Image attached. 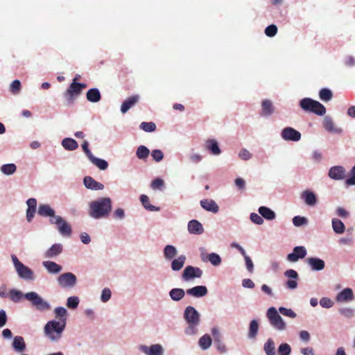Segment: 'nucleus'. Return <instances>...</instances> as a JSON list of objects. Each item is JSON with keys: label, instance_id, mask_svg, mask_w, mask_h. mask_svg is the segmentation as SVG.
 I'll list each match as a JSON object with an SVG mask.
<instances>
[{"label": "nucleus", "instance_id": "4d7b16f0", "mask_svg": "<svg viewBox=\"0 0 355 355\" xmlns=\"http://www.w3.org/2000/svg\"><path fill=\"white\" fill-rule=\"evenodd\" d=\"M12 259L15 266L19 276L22 277V263L18 260L15 255H12Z\"/></svg>", "mask_w": 355, "mask_h": 355}, {"label": "nucleus", "instance_id": "de8ad7c7", "mask_svg": "<svg viewBox=\"0 0 355 355\" xmlns=\"http://www.w3.org/2000/svg\"><path fill=\"white\" fill-rule=\"evenodd\" d=\"M55 317L58 318V320H67V310L64 307H57L55 309Z\"/></svg>", "mask_w": 355, "mask_h": 355}, {"label": "nucleus", "instance_id": "ea45409f", "mask_svg": "<svg viewBox=\"0 0 355 355\" xmlns=\"http://www.w3.org/2000/svg\"><path fill=\"white\" fill-rule=\"evenodd\" d=\"M211 338L209 335L205 334L199 340V345L202 349H208L211 345Z\"/></svg>", "mask_w": 355, "mask_h": 355}, {"label": "nucleus", "instance_id": "f03ea898", "mask_svg": "<svg viewBox=\"0 0 355 355\" xmlns=\"http://www.w3.org/2000/svg\"><path fill=\"white\" fill-rule=\"evenodd\" d=\"M184 318L189 324V327L185 329V333L188 335L195 334L197 331L196 326L200 322L199 313L194 307L189 306L184 310Z\"/></svg>", "mask_w": 355, "mask_h": 355}, {"label": "nucleus", "instance_id": "6e6552de", "mask_svg": "<svg viewBox=\"0 0 355 355\" xmlns=\"http://www.w3.org/2000/svg\"><path fill=\"white\" fill-rule=\"evenodd\" d=\"M49 221L51 224L57 225V228L59 232L62 236H69L71 234V227L66 220H64L61 216H58L56 217L51 218Z\"/></svg>", "mask_w": 355, "mask_h": 355}, {"label": "nucleus", "instance_id": "7ed1b4c3", "mask_svg": "<svg viewBox=\"0 0 355 355\" xmlns=\"http://www.w3.org/2000/svg\"><path fill=\"white\" fill-rule=\"evenodd\" d=\"M300 105L303 110L317 115L323 116L326 113V108L322 104L310 98H302Z\"/></svg>", "mask_w": 355, "mask_h": 355}, {"label": "nucleus", "instance_id": "dca6fc26", "mask_svg": "<svg viewBox=\"0 0 355 355\" xmlns=\"http://www.w3.org/2000/svg\"><path fill=\"white\" fill-rule=\"evenodd\" d=\"M139 100V95H133L125 100L121 106V112L124 114L134 106Z\"/></svg>", "mask_w": 355, "mask_h": 355}, {"label": "nucleus", "instance_id": "37998d69", "mask_svg": "<svg viewBox=\"0 0 355 355\" xmlns=\"http://www.w3.org/2000/svg\"><path fill=\"white\" fill-rule=\"evenodd\" d=\"M258 329V322L256 320H252L250 323L248 336L251 338H255L257 334Z\"/></svg>", "mask_w": 355, "mask_h": 355}, {"label": "nucleus", "instance_id": "ddd939ff", "mask_svg": "<svg viewBox=\"0 0 355 355\" xmlns=\"http://www.w3.org/2000/svg\"><path fill=\"white\" fill-rule=\"evenodd\" d=\"M284 275L288 278H291V279H288L285 285L289 289H295L297 286V279H298L297 272L293 269H288L285 271Z\"/></svg>", "mask_w": 355, "mask_h": 355}, {"label": "nucleus", "instance_id": "39448f33", "mask_svg": "<svg viewBox=\"0 0 355 355\" xmlns=\"http://www.w3.org/2000/svg\"><path fill=\"white\" fill-rule=\"evenodd\" d=\"M24 297L29 301L33 306L40 311H46L50 309L49 304L44 301L37 293L29 292L24 295Z\"/></svg>", "mask_w": 355, "mask_h": 355}, {"label": "nucleus", "instance_id": "393cba45", "mask_svg": "<svg viewBox=\"0 0 355 355\" xmlns=\"http://www.w3.org/2000/svg\"><path fill=\"white\" fill-rule=\"evenodd\" d=\"M307 263L313 270H322L325 266V263L323 260L315 257L308 258Z\"/></svg>", "mask_w": 355, "mask_h": 355}, {"label": "nucleus", "instance_id": "79ce46f5", "mask_svg": "<svg viewBox=\"0 0 355 355\" xmlns=\"http://www.w3.org/2000/svg\"><path fill=\"white\" fill-rule=\"evenodd\" d=\"M149 154L150 150L144 146H139L136 152L137 157L140 159H146L149 156Z\"/></svg>", "mask_w": 355, "mask_h": 355}, {"label": "nucleus", "instance_id": "774afa93", "mask_svg": "<svg viewBox=\"0 0 355 355\" xmlns=\"http://www.w3.org/2000/svg\"><path fill=\"white\" fill-rule=\"evenodd\" d=\"M111 297V291L109 288H104L101 294V301L103 302H107Z\"/></svg>", "mask_w": 355, "mask_h": 355}, {"label": "nucleus", "instance_id": "6ab92c4d", "mask_svg": "<svg viewBox=\"0 0 355 355\" xmlns=\"http://www.w3.org/2000/svg\"><path fill=\"white\" fill-rule=\"evenodd\" d=\"M345 170L343 166H333L329 171V176L334 180H343L345 178Z\"/></svg>", "mask_w": 355, "mask_h": 355}, {"label": "nucleus", "instance_id": "3c124183", "mask_svg": "<svg viewBox=\"0 0 355 355\" xmlns=\"http://www.w3.org/2000/svg\"><path fill=\"white\" fill-rule=\"evenodd\" d=\"M207 259L214 266H218L221 263V259L220 256L218 254L214 252L209 254Z\"/></svg>", "mask_w": 355, "mask_h": 355}, {"label": "nucleus", "instance_id": "5fc2aeb1", "mask_svg": "<svg viewBox=\"0 0 355 355\" xmlns=\"http://www.w3.org/2000/svg\"><path fill=\"white\" fill-rule=\"evenodd\" d=\"M21 89V82L19 80H14L10 85V91L16 94L19 93Z\"/></svg>", "mask_w": 355, "mask_h": 355}, {"label": "nucleus", "instance_id": "2eb2a0df", "mask_svg": "<svg viewBox=\"0 0 355 355\" xmlns=\"http://www.w3.org/2000/svg\"><path fill=\"white\" fill-rule=\"evenodd\" d=\"M354 298V295L352 290L349 288H346L337 295L336 300L339 302H345L352 301Z\"/></svg>", "mask_w": 355, "mask_h": 355}, {"label": "nucleus", "instance_id": "5701e85b", "mask_svg": "<svg viewBox=\"0 0 355 355\" xmlns=\"http://www.w3.org/2000/svg\"><path fill=\"white\" fill-rule=\"evenodd\" d=\"M200 205L203 209L212 213L218 211V206L216 202L211 199H204L200 201Z\"/></svg>", "mask_w": 355, "mask_h": 355}, {"label": "nucleus", "instance_id": "864d4df0", "mask_svg": "<svg viewBox=\"0 0 355 355\" xmlns=\"http://www.w3.org/2000/svg\"><path fill=\"white\" fill-rule=\"evenodd\" d=\"M277 33V27L275 24L267 26L265 29V34L270 37H274Z\"/></svg>", "mask_w": 355, "mask_h": 355}, {"label": "nucleus", "instance_id": "f257e3e1", "mask_svg": "<svg viewBox=\"0 0 355 355\" xmlns=\"http://www.w3.org/2000/svg\"><path fill=\"white\" fill-rule=\"evenodd\" d=\"M112 207L110 198L105 197L94 200L89 204V216L94 218H106L111 212Z\"/></svg>", "mask_w": 355, "mask_h": 355}, {"label": "nucleus", "instance_id": "423d86ee", "mask_svg": "<svg viewBox=\"0 0 355 355\" xmlns=\"http://www.w3.org/2000/svg\"><path fill=\"white\" fill-rule=\"evenodd\" d=\"M271 325L275 329L282 331L286 329V323L278 313L275 307H270L268 309L266 313Z\"/></svg>", "mask_w": 355, "mask_h": 355}, {"label": "nucleus", "instance_id": "052dcab7", "mask_svg": "<svg viewBox=\"0 0 355 355\" xmlns=\"http://www.w3.org/2000/svg\"><path fill=\"white\" fill-rule=\"evenodd\" d=\"M164 185V182L161 178H156L153 180L151 182V187L153 189H160Z\"/></svg>", "mask_w": 355, "mask_h": 355}, {"label": "nucleus", "instance_id": "cd10ccee", "mask_svg": "<svg viewBox=\"0 0 355 355\" xmlns=\"http://www.w3.org/2000/svg\"><path fill=\"white\" fill-rule=\"evenodd\" d=\"M186 259L187 257L184 254H181L178 258L173 259L171 262V269L174 271L180 270L183 268Z\"/></svg>", "mask_w": 355, "mask_h": 355}, {"label": "nucleus", "instance_id": "9d476101", "mask_svg": "<svg viewBox=\"0 0 355 355\" xmlns=\"http://www.w3.org/2000/svg\"><path fill=\"white\" fill-rule=\"evenodd\" d=\"M76 277L71 272H66L60 275L58 282L62 287L71 288L76 283Z\"/></svg>", "mask_w": 355, "mask_h": 355}, {"label": "nucleus", "instance_id": "e433bc0d", "mask_svg": "<svg viewBox=\"0 0 355 355\" xmlns=\"http://www.w3.org/2000/svg\"><path fill=\"white\" fill-rule=\"evenodd\" d=\"M185 295V292L182 288H173L169 292V295L174 301L182 300Z\"/></svg>", "mask_w": 355, "mask_h": 355}, {"label": "nucleus", "instance_id": "b1692460", "mask_svg": "<svg viewBox=\"0 0 355 355\" xmlns=\"http://www.w3.org/2000/svg\"><path fill=\"white\" fill-rule=\"evenodd\" d=\"M188 230L191 234H201L204 232L202 224L196 220H191L189 222Z\"/></svg>", "mask_w": 355, "mask_h": 355}, {"label": "nucleus", "instance_id": "473e14b6", "mask_svg": "<svg viewBox=\"0 0 355 355\" xmlns=\"http://www.w3.org/2000/svg\"><path fill=\"white\" fill-rule=\"evenodd\" d=\"M43 266L46 268L49 272L53 274L59 273L62 270V267L60 265L51 261H44Z\"/></svg>", "mask_w": 355, "mask_h": 355}, {"label": "nucleus", "instance_id": "4be33fe9", "mask_svg": "<svg viewBox=\"0 0 355 355\" xmlns=\"http://www.w3.org/2000/svg\"><path fill=\"white\" fill-rule=\"evenodd\" d=\"M301 198L309 206H314L317 203V198L315 193L311 191L305 190L301 194Z\"/></svg>", "mask_w": 355, "mask_h": 355}, {"label": "nucleus", "instance_id": "aec40b11", "mask_svg": "<svg viewBox=\"0 0 355 355\" xmlns=\"http://www.w3.org/2000/svg\"><path fill=\"white\" fill-rule=\"evenodd\" d=\"M187 293L195 297H200L207 294V288L205 286H196L187 289Z\"/></svg>", "mask_w": 355, "mask_h": 355}, {"label": "nucleus", "instance_id": "4468645a", "mask_svg": "<svg viewBox=\"0 0 355 355\" xmlns=\"http://www.w3.org/2000/svg\"><path fill=\"white\" fill-rule=\"evenodd\" d=\"M140 349L146 355H163V348L159 344L152 345L150 347L141 345Z\"/></svg>", "mask_w": 355, "mask_h": 355}, {"label": "nucleus", "instance_id": "8fccbe9b", "mask_svg": "<svg viewBox=\"0 0 355 355\" xmlns=\"http://www.w3.org/2000/svg\"><path fill=\"white\" fill-rule=\"evenodd\" d=\"M291 352L290 345L287 343H282L279 346L278 354L279 355H289Z\"/></svg>", "mask_w": 355, "mask_h": 355}, {"label": "nucleus", "instance_id": "338daca9", "mask_svg": "<svg viewBox=\"0 0 355 355\" xmlns=\"http://www.w3.org/2000/svg\"><path fill=\"white\" fill-rule=\"evenodd\" d=\"M339 312L340 314H342L343 316L350 318L354 315V311L351 308H343L340 309L339 310Z\"/></svg>", "mask_w": 355, "mask_h": 355}, {"label": "nucleus", "instance_id": "49530a36", "mask_svg": "<svg viewBox=\"0 0 355 355\" xmlns=\"http://www.w3.org/2000/svg\"><path fill=\"white\" fill-rule=\"evenodd\" d=\"M139 127L141 130L147 132H153L156 129V125L154 122H142Z\"/></svg>", "mask_w": 355, "mask_h": 355}, {"label": "nucleus", "instance_id": "4c0bfd02", "mask_svg": "<svg viewBox=\"0 0 355 355\" xmlns=\"http://www.w3.org/2000/svg\"><path fill=\"white\" fill-rule=\"evenodd\" d=\"M89 160L91 161V162L93 164L96 166L101 170H105L108 167L107 162L105 160H104V159H100V158H97V157H96L94 156H92L89 159Z\"/></svg>", "mask_w": 355, "mask_h": 355}, {"label": "nucleus", "instance_id": "7c9ffc66", "mask_svg": "<svg viewBox=\"0 0 355 355\" xmlns=\"http://www.w3.org/2000/svg\"><path fill=\"white\" fill-rule=\"evenodd\" d=\"M261 110H262V115H263V116L271 115L274 112V106L272 105V103L268 99L263 100L261 103Z\"/></svg>", "mask_w": 355, "mask_h": 355}, {"label": "nucleus", "instance_id": "72a5a7b5", "mask_svg": "<svg viewBox=\"0 0 355 355\" xmlns=\"http://www.w3.org/2000/svg\"><path fill=\"white\" fill-rule=\"evenodd\" d=\"M140 200L142 203L143 206L146 209L150 211H158L160 210V208L158 207H155L150 204L149 198L146 195H141L140 196Z\"/></svg>", "mask_w": 355, "mask_h": 355}, {"label": "nucleus", "instance_id": "9b49d317", "mask_svg": "<svg viewBox=\"0 0 355 355\" xmlns=\"http://www.w3.org/2000/svg\"><path fill=\"white\" fill-rule=\"evenodd\" d=\"M281 136L286 141H298L301 139V133L291 127L284 128Z\"/></svg>", "mask_w": 355, "mask_h": 355}, {"label": "nucleus", "instance_id": "c85d7f7f", "mask_svg": "<svg viewBox=\"0 0 355 355\" xmlns=\"http://www.w3.org/2000/svg\"><path fill=\"white\" fill-rule=\"evenodd\" d=\"M205 148L214 155H219L221 151L215 139H208L205 142Z\"/></svg>", "mask_w": 355, "mask_h": 355}, {"label": "nucleus", "instance_id": "0eeeda50", "mask_svg": "<svg viewBox=\"0 0 355 355\" xmlns=\"http://www.w3.org/2000/svg\"><path fill=\"white\" fill-rule=\"evenodd\" d=\"M86 84L76 83V78H74L64 94L68 101L73 103L74 99L81 94L82 89L86 88Z\"/></svg>", "mask_w": 355, "mask_h": 355}, {"label": "nucleus", "instance_id": "69168bd1", "mask_svg": "<svg viewBox=\"0 0 355 355\" xmlns=\"http://www.w3.org/2000/svg\"><path fill=\"white\" fill-rule=\"evenodd\" d=\"M320 304L324 308H331L334 305L333 301L328 297H322L320 301Z\"/></svg>", "mask_w": 355, "mask_h": 355}, {"label": "nucleus", "instance_id": "13d9d810", "mask_svg": "<svg viewBox=\"0 0 355 355\" xmlns=\"http://www.w3.org/2000/svg\"><path fill=\"white\" fill-rule=\"evenodd\" d=\"M279 311L282 315L290 317L291 318H295L297 315L296 313L291 309L280 307Z\"/></svg>", "mask_w": 355, "mask_h": 355}, {"label": "nucleus", "instance_id": "a878e982", "mask_svg": "<svg viewBox=\"0 0 355 355\" xmlns=\"http://www.w3.org/2000/svg\"><path fill=\"white\" fill-rule=\"evenodd\" d=\"M37 213L41 216L50 218L57 216L55 215V211L49 205H40Z\"/></svg>", "mask_w": 355, "mask_h": 355}, {"label": "nucleus", "instance_id": "6e6d98bb", "mask_svg": "<svg viewBox=\"0 0 355 355\" xmlns=\"http://www.w3.org/2000/svg\"><path fill=\"white\" fill-rule=\"evenodd\" d=\"M12 346L17 352L22 351V337L16 336L14 338Z\"/></svg>", "mask_w": 355, "mask_h": 355}, {"label": "nucleus", "instance_id": "f8f14e48", "mask_svg": "<svg viewBox=\"0 0 355 355\" xmlns=\"http://www.w3.org/2000/svg\"><path fill=\"white\" fill-rule=\"evenodd\" d=\"M306 255V250L303 246H297L293 249V252L288 254L287 259L291 262H296L299 259H303Z\"/></svg>", "mask_w": 355, "mask_h": 355}, {"label": "nucleus", "instance_id": "f704fd0d", "mask_svg": "<svg viewBox=\"0 0 355 355\" xmlns=\"http://www.w3.org/2000/svg\"><path fill=\"white\" fill-rule=\"evenodd\" d=\"M177 254V249L173 245H167L164 249V255L167 260L173 259Z\"/></svg>", "mask_w": 355, "mask_h": 355}, {"label": "nucleus", "instance_id": "c756f323", "mask_svg": "<svg viewBox=\"0 0 355 355\" xmlns=\"http://www.w3.org/2000/svg\"><path fill=\"white\" fill-rule=\"evenodd\" d=\"M87 99L92 103H97L101 100V96L99 90L92 88L88 90L86 94Z\"/></svg>", "mask_w": 355, "mask_h": 355}, {"label": "nucleus", "instance_id": "09e8293b", "mask_svg": "<svg viewBox=\"0 0 355 355\" xmlns=\"http://www.w3.org/2000/svg\"><path fill=\"white\" fill-rule=\"evenodd\" d=\"M9 298L13 302H19L22 298V293L20 291L12 289L9 291Z\"/></svg>", "mask_w": 355, "mask_h": 355}, {"label": "nucleus", "instance_id": "0e129e2a", "mask_svg": "<svg viewBox=\"0 0 355 355\" xmlns=\"http://www.w3.org/2000/svg\"><path fill=\"white\" fill-rule=\"evenodd\" d=\"M306 221H307V220L306 218L300 216H295L293 218V223L294 225L297 226V227L305 224L306 223Z\"/></svg>", "mask_w": 355, "mask_h": 355}, {"label": "nucleus", "instance_id": "a19ab883", "mask_svg": "<svg viewBox=\"0 0 355 355\" xmlns=\"http://www.w3.org/2000/svg\"><path fill=\"white\" fill-rule=\"evenodd\" d=\"M319 97L320 100L328 102L331 100L333 94L330 89L327 88H322L319 92Z\"/></svg>", "mask_w": 355, "mask_h": 355}, {"label": "nucleus", "instance_id": "680f3d73", "mask_svg": "<svg viewBox=\"0 0 355 355\" xmlns=\"http://www.w3.org/2000/svg\"><path fill=\"white\" fill-rule=\"evenodd\" d=\"M250 220H252V223L257 225H261L263 223V219L262 216H259L256 213H252L250 214Z\"/></svg>", "mask_w": 355, "mask_h": 355}, {"label": "nucleus", "instance_id": "bb28decb", "mask_svg": "<svg viewBox=\"0 0 355 355\" xmlns=\"http://www.w3.org/2000/svg\"><path fill=\"white\" fill-rule=\"evenodd\" d=\"M62 252V245L60 243L53 244L45 253L46 258H53Z\"/></svg>", "mask_w": 355, "mask_h": 355}, {"label": "nucleus", "instance_id": "a211bd4d", "mask_svg": "<svg viewBox=\"0 0 355 355\" xmlns=\"http://www.w3.org/2000/svg\"><path fill=\"white\" fill-rule=\"evenodd\" d=\"M28 208L26 209V219L28 222H31L34 217L37 207V200L35 198H29L26 201Z\"/></svg>", "mask_w": 355, "mask_h": 355}, {"label": "nucleus", "instance_id": "e2e57ef3", "mask_svg": "<svg viewBox=\"0 0 355 355\" xmlns=\"http://www.w3.org/2000/svg\"><path fill=\"white\" fill-rule=\"evenodd\" d=\"M151 155L156 162H160L164 157L163 153L158 149L153 150L151 153Z\"/></svg>", "mask_w": 355, "mask_h": 355}, {"label": "nucleus", "instance_id": "58836bf2", "mask_svg": "<svg viewBox=\"0 0 355 355\" xmlns=\"http://www.w3.org/2000/svg\"><path fill=\"white\" fill-rule=\"evenodd\" d=\"M332 227L334 231L337 234H343L345 232V225L339 219L334 218L332 220Z\"/></svg>", "mask_w": 355, "mask_h": 355}, {"label": "nucleus", "instance_id": "1a4fd4ad", "mask_svg": "<svg viewBox=\"0 0 355 355\" xmlns=\"http://www.w3.org/2000/svg\"><path fill=\"white\" fill-rule=\"evenodd\" d=\"M202 275V270L200 268L188 266L184 268L182 277L184 281L188 282L194 278H200Z\"/></svg>", "mask_w": 355, "mask_h": 355}, {"label": "nucleus", "instance_id": "2f4dec72", "mask_svg": "<svg viewBox=\"0 0 355 355\" xmlns=\"http://www.w3.org/2000/svg\"><path fill=\"white\" fill-rule=\"evenodd\" d=\"M258 211L262 218H264L266 220H271L275 218V213L267 207H260Z\"/></svg>", "mask_w": 355, "mask_h": 355}, {"label": "nucleus", "instance_id": "f3484780", "mask_svg": "<svg viewBox=\"0 0 355 355\" xmlns=\"http://www.w3.org/2000/svg\"><path fill=\"white\" fill-rule=\"evenodd\" d=\"M84 184L86 188L92 190H103L104 189V185L96 181L93 178L90 176H86L83 180Z\"/></svg>", "mask_w": 355, "mask_h": 355}, {"label": "nucleus", "instance_id": "a18cd8bd", "mask_svg": "<svg viewBox=\"0 0 355 355\" xmlns=\"http://www.w3.org/2000/svg\"><path fill=\"white\" fill-rule=\"evenodd\" d=\"M16 166L14 164H3L1 166V171L6 175H10L13 174L16 171Z\"/></svg>", "mask_w": 355, "mask_h": 355}, {"label": "nucleus", "instance_id": "bf43d9fd", "mask_svg": "<svg viewBox=\"0 0 355 355\" xmlns=\"http://www.w3.org/2000/svg\"><path fill=\"white\" fill-rule=\"evenodd\" d=\"M35 275L33 272L28 267L24 266V279L33 280Z\"/></svg>", "mask_w": 355, "mask_h": 355}, {"label": "nucleus", "instance_id": "c9c22d12", "mask_svg": "<svg viewBox=\"0 0 355 355\" xmlns=\"http://www.w3.org/2000/svg\"><path fill=\"white\" fill-rule=\"evenodd\" d=\"M62 146L67 150H74L78 147L76 141L71 138H65L62 141Z\"/></svg>", "mask_w": 355, "mask_h": 355}, {"label": "nucleus", "instance_id": "603ef678", "mask_svg": "<svg viewBox=\"0 0 355 355\" xmlns=\"http://www.w3.org/2000/svg\"><path fill=\"white\" fill-rule=\"evenodd\" d=\"M79 304V299L78 297H69L67 299V306L69 309H76Z\"/></svg>", "mask_w": 355, "mask_h": 355}, {"label": "nucleus", "instance_id": "c03bdc74", "mask_svg": "<svg viewBox=\"0 0 355 355\" xmlns=\"http://www.w3.org/2000/svg\"><path fill=\"white\" fill-rule=\"evenodd\" d=\"M263 348L267 355H275V343L271 338L268 339Z\"/></svg>", "mask_w": 355, "mask_h": 355}, {"label": "nucleus", "instance_id": "20e7f679", "mask_svg": "<svg viewBox=\"0 0 355 355\" xmlns=\"http://www.w3.org/2000/svg\"><path fill=\"white\" fill-rule=\"evenodd\" d=\"M66 326V322L62 320L49 321L45 325L44 329L46 335L51 339L55 340L60 337L61 333L63 331Z\"/></svg>", "mask_w": 355, "mask_h": 355}, {"label": "nucleus", "instance_id": "412c9836", "mask_svg": "<svg viewBox=\"0 0 355 355\" xmlns=\"http://www.w3.org/2000/svg\"><path fill=\"white\" fill-rule=\"evenodd\" d=\"M323 126L329 132L340 134L343 132L341 128L335 126L332 119L327 116L324 119Z\"/></svg>", "mask_w": 355, "mask_h": 355}]
</instances>
